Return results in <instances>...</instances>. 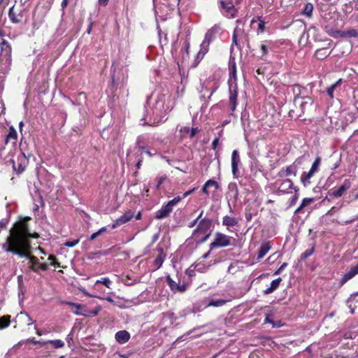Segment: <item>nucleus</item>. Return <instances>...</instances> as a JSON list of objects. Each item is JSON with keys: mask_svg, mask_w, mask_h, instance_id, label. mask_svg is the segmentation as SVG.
Instances as JSON below:
<instances>
[{"mask_svg": "<svg viewBox=\"0 0 358 358\" xmlns=\"http://www.w3.org/2000/svg\"><path fill=\"white\" fill-rule=\"evenodd\" d=\"M29 217H26L16 222L10 229V234L7 236L6 242L2 244V249L6 252L17 255L19 257H25L29 260L28 268L35 272L39 273V259L31 255L32 247L31 238L39 237L38 233H31L29 229L28 222Z\"/></svg>", "mask_w": 358, "mask_h": 358, "instance_id": "1", "label": "nucleus"}, {"mask_svg": "<svg viewBox=\"0 0 358 358\" xmlns=\"http://www.w3.org/2000/svg\"><path fill=\"white\" fill-rule=\"evenodd\" d=\"M146 103L150 106V110H147L145 116L141 120H144L143 124L157 126L167 120V114L172 109L169 105V96L159 93L152 94L147 99Z\"/></svg>", "mask_w": 358, "mask_h": 358, "instance_id": "2", "label": "nucleus"}, {"mask_svg": "<svg viewBox=\"0 0 358 358\" xmlns=\"http://www.w3.org/2000/svg\"><path fill=\"white\" fill-rule=\"evenodd\" d=\"M213 228V220L211 219L204 217L199 221L197 227L193 231V235L197 236L199 234H203L204 236L200 240V242L203 243L206 241L210 236Z\"/></svg>", "mask_w": 358, "mask_h": 358, "instance_id": "3", "label": "nucleus"}, {"mask_svg": "<svg viewBox=\"0 0 358 358\" xmlns=\"http://www.w3.org/2000/svg\"><path fill=\"white\" fill-rule=\"evenodd\" d=\"M236 243V240L234 237L227 236L221 232H216L214 241L210 244V250H213L218 248L234 246Z\"/></svg>", "mask_w": 358, "mask_h": 358, "instance_id": "4", "label": "nucleus"}, {"mask_svg": "<svg viewBox=\"0 0 358 358\" xmlns=\"http://www.w3.org/2000/svg\"><path fill=\"white\" fill-rule=\"evenodd\" d=\"M245 41L247 47L250 48V42L248 36L244 33V31L238 27H236L234 30L232 35V43L231 45V52L234 50V46L236 45L238 50H241L240 41Z\"/></svg>", "mask_w": 358, "mask_h": 358, "instance_id": "5", "label": "nucleus"}, {"mask_svg": "<svg viewBox=\"0 0 358 358\" xmlns=\"http://www.w3.org/2000/svg\"><path fill=\"white\" fill-rule=\"evenodd\" d=\"M220 4L222 7V13L224 16L228 18H234L236 16L237 10L232 2L220 1Z\"/></svg>", "mask_w": 358, "mask_h": 358, "instance_id": "6", "label": "nucleus"}, {"mask_svg": "<svg viewBox=\"0 0 358 358\" xmlns=\"http://www.w3.org/2000/svg\"><path fill=\"white\" fill-rule=\"evenodd\" d=\"M8 17L13 24L20 23L23 18V10L20 8H16L15 6H13L9 8Z\"/></svg>", "mask_w": 358, "mask_h": 358, "instance_id": "7", "label": "nucleus"}, {"mask_svg": "<svg viewBox=\"0 0 358 358\" xmlns=\"http://www.w3.org/2000/svg\"><path fill=\"white\" fill-rule=\"evenodd\" d=\"M241 165V159L237 150H234L231 154V171L234 178L239 177L238 166Z\"/></svg>", "mask_w": 358, "mask_h": 358, "instance_id": "8", "label": "nucleus"}, {"mask_svg": "<svg viewBox=\"0 0 358 358\" xmlns=\"http://www.w3.org/2000/svg\"><path fill=\"white\" fill-rule=\"evenodd\" d=\"M134 217V213L131 210L127 211L124 215L120 216L111 224V228L115 229L117 227L122 225L130 221Z\"/></svg>", "mask_w": 358, "mask_h": 358, "instance_id": "9", "label": "nucleus"}, {"mask_svg": "<svg viewBox=\"0 0 358 358\" xmlns=\"http://www.w3.org/2000/svg\"><path fill=\"white\" fill-rule=\"evenodd\" d=\"M206 304L205 305V308H208L210 306L213 307H221L225 305L227 302L230 301V299H215L211 296H208L206 299Z\"/></svg>", "mask_w": 358, "mask_h": 358, "instance_id": "10", "label": "nucleus"}, {"mask_svg": "<svg viewBox=\"0 0 358 358\" xmlns=\"http://www.w3.org/2000/svg\"><path fill=\"white\" fill-rule=\"evenodd\" d=\"M350 187V182L348 180H345L343 184L338 189H331L329 191V194L333 195L335 197L341 196L343 193L348 190Z\"/></svg>", "mask_w": 358, "mask_h": 358, "instance_id": "11", "label": "nucleus"}, {"mask_svg": "<svg viewBox=\"0 0 358 358\" xmlns=\"http://www.w3.org/2000/svg\"><path fill=\"white\" fill-rule=\"evenodd\" d=\"M173 210V208L167 203L163 206L160 210H157L155 213V217L157 220H162L167 217Z\"/></svg>", "mask_w": 358, "mask_h": 358, "instance_id": "12", "label": "nucleus"}, {"mask_svg": "<svg viewBox=\"0 0 358 358\" xmlns=\"http://www.w3.org/2000/svg\"><path fill=\"white\" fill-rule=\"evenodd\" d=\"M0 45L1 57H6V59H10L11 55V46L9 43L6 40L2 39Z\"/></svg>", "mask_w": 358, "mask_h": 358, "instance_id": "13", "label": "nucleus"}, {"mask_svg": "<svg viewBox=\"0 0 358 358\" xmlns=\"http://www.w3.org/2000/svg\"><path fill=\"white\" fill-rule=\"evenodd\" d=\"M212 41L205 36L204 40L200 45V50L196 55V58L201 59L203 56L208 52V47Z\"/></svg>", "mask_w": 358, "mask_h": 358, "instance_id": "14", "label": "nucleus"}, {"mask_svg": "<svg viewBox=\"0 0 358 358\" xmlns=\"http://www.w3.org/2000/svg\"><path fill=\"white\" fill-rule=\"evenodd\" d=\"M166 281L171 289L174 292H184L186 290L185 285H179L177 284L174 280H173L170 276L166 278Z\"/></svg>", "mask_w": 358, "mask_h": 358, "instance_id": "15", "label": "nucleus"}, {"mask_svg": "<svg viewBox=\"0 0 358 358\" xmlns=\"http://www.w3.org/2000/svg\"><path fill=\"white\" fill-rule=\"evenodd\" d=\"M271 248V244L269 241H264L261 244L258 250L257 260L262 259Z\"/></svg>", "mask_w": 358, "mask_h": 358, "instance_id": "16", "label": "nucleus"}, {"mask_svg": "<svg viewBox=\"0 0 358 358\" xmlns=\"http://www.w3.org/2000/svg\"><path fill=\"white\" fill-rule=\"evenodd\" d=\"M238 224V220L236 217L226 215L222 219V225L227 227L230 231H233L229 229V227H233Z\"/></svg>", "mask_w": 358, "mask_h": 358, "instance_id": "17", "label": "nucleus"}, {"mask_svg": "<svg viewBox=\"0 0 358 358\" xmlns=\"http://www.w3.org/2000/svg\"><path fill=\"white\" fill-rule=\"evenodd\" d=\"M115 339L116 341L120 343L124 344L127 343L130 338V334L128 331L125 330L119 331L115 334Z\"/></svg>", "mask_w": 358, "mask_h": 358, "instance_id": "18", "label": "nucleus"}, {"mask_svg": "<svg viewBox=\"0 0 358 358\" xmlns=\"http://www.w3.org/2000/svg\"><path fill=\"white\" fill-rule=\"evenodd\" d=\"M357 274H358V264L356 266L351 267L350 271L343 275L341 280V284L345 283Z\"/></svg>", "mask_w": 358, "mask_h": 358, "instance_id": "19", "label": "nucleus"}, {"mask_svg": "<svg viewBox=\"0 0 358 358\" xmlns=\"http://www.w3.org/2000/svg\"><path fill=\"white\" fill-rule=\"evenodd\" d=\"M222 28L219 24H215L206 34L205 36L213 41L221 32Z\"/></svg>", "mask_w": 358, "mask_h": 358, "instance_id": "20", "label": "nucleus"}, {"mask_svg": "<svg viewBox=\"0 0 358 358\" xmlns=\"http://www.w3.org/2000/svg\"><path fill=\"white\" fill-rule=\"evenodd\" d=\"M272 45V42L271 41H264L262 42L260 45V50L262 52V55L260 57V59L262 60L266 59V57L267 56L268 53V49L271 48Z\"/></svg>", "mask_w": 358, "mask_h": 358, "instance_id": "21", "label": "nucleus"}, {"mask_svg": "<svg viewBox=\"0 0 358 358\" xmlns=\"http://www.w3.org/2000/svg\"><path fill=\"white\" fill-rule=\"evenodd\" d=\"M281 281H282L281 278H278L275 280H273L271 282L270 286L264 291V294H269L273 293L275 290H276L278 289Z\"/></svg>", "mask_w": 358, "mask_h": 358, "instance_id": "22", "label": "nucleus"}, {"mask_svg": "<svg viewBox=\"0 0 358 358\" xmlns=\"http://www.w3.org/2000/svg\"><path fill=\"white\" fill-rule=\"evenodd\" d=\"M157 250L159 252V255L154 260L153 264L155 267V269L159 268L164 260L165 255L164 254V250L162 248H159Z\"/></svg>", "mask_w": 358, "mask_h": 358, "instance_id": "23", "label": "nucleus"}, {"mask_svg": "<svg viewBox=\"0 0 358 358\" xmlns=\"http://www.w3.org/2000/svg\"><path fill=\"white\" fill-rule=\"evenodd\" d=\"M230 95H229V106L230 110L231 112H234L236 110L237 105V92L236 90H231L230 89Z\"/></svg>", "mask_w": 358, "mask_h": 358, "instance_id": "24", "label": "nucleus"}, {"mask_svg": "<svg viewBox=\"0 0 358 358\" xmlns=\"http://www.w3.org/2000/svg\"><path fill=\"white\" fill-rule=\"evenodd\" d=\"M324 29L326 33L328 34V35L334 38H338L340 37L343 38V31L334 29L329 26H326Z\"/></svg>", "mask_w": 358, "mask_h": 358, "instance_id": "25", "label": "nucleus"}, {"mask_svg": "<svg viewBox=\"0 0 358 358\" xmlns=\"http://www.w3.org/2000/svg\"><path fill=\"white\" fill-rule=\"evenodd\" d=\"M303 90H304V88L299 85H294L292 86V92L294 95V102L295 103H298Z\"/></svg>", "mask_w": 358, "mask_h": 358, "instance_id": "26", "label": "nucleus"}, {"mask_svg": "<svg viewBox=\"0 0 358 358\" xmlns=\"http://www.w3.org/2000/svg\"><path fill=\"white\" fill-rule=\"evenodd\" d=\"M17 136V134L16 131L13 128H10L6 137V143L8 144L9 141H13L12 144L15 145Z\"/></svg>", "mask_w": 358, "mask_h": 358, "instance_id": "27", "label": "nucleus"}, {"mask_svg": "<svg viewBox=\"0 0 358 358\" xmlns=\"http://www.w3.org/2000/svg\"><path fill=\"white\" fill-rule=\"evenodd\" d=\"M343 38H358V30L354 28H350L349 29L343 31Z\"/></svg>", "mask_w": 358, "mask_h": 358, "instance_id": "28", "label": "nucleus"}, {"mask_svg": "<svg viewBox=\"0 0 358 358\" xmlns=\"http://www.w3.org/2000/svg\"><path fill=\"white\" fill-rule=\"evenodd\" d=\"M313 202V199L312 198H305L302 200L301 205L296 209L295 213H300L302 212L303 209L312 203Z\"/></svg>", "mask_w": 358, "mask_h": 358, "instance_id": "29", "label": "nucleus"}, {"mask_svg": "<svg viewBox=\"0 0 358 358\" xmlns=\"http://www.w3.org/2000/svg\"><path fill=\"white\" fill-rule=\"evenodd\" d=\"M296 166L293 165H290L286 168V170L285 171H281L280 173V176H289L292 174L296 175Z\"/></svg>", "mask_w": 358, "mask_h": 358, "instance_id": "30", "label": "nucleus"}, {"mask_svg": "<svg viewBox=\"0 0 358 358\" xmlns=\"http://www.w3.org/2000/svg\"><path fill=\"white\" fill-rule=\"evenodd\" d=\"M313 103V101L310 96H304L302 97V101L300 102V108L302 111H303L307 105H312Z\"/></svg>", "mask_w": 358, "mask_h": 358, "instance_id": "31", "label": "nucleus"}, {"mask_svg": "<svg viewBox=\"0 0 358 358\" xmlns=\"http://www.w3.org/2000/svg\"><path fill=\"white\" fill-rule=\"evenodd\" d=\"M43 344H48L50 343L52 345L54 348L58 349L63 348L64 346V343L62 340L57 339V340H50L47 341H44L43 343Z\"/></svg>", "mask_w": 358, "mask_h": 358, "instance_id": "32", "label": "nucleus"}, {"mask_svg": "<svg viewBox=\"0 0 358 358\" xmlns=\"http://www.w3.org/2000/svg\"><path fill=\"white\" fill-rule=\"evenodd\" d=\"M10 315H4L0 317V329H3L7 328L10 323Z\"/></svg>", "mask_w": 358, "mask_h": 358, "instance_id": "33", "label": "nucleus"}, {"mask_svg": "<svg viewBox=\"0 0 358 358\" xmlns=\"http://www.w3.org/2000/svg\"><path fill=\"white\" fill-rule=\"evenodd\" d=\"M313 5L311 3H307L303 9L302 14L310 17L312 16Z\"/></svg>", "mask_w": 358, "mask_h": 358, "instance_id": "34", "label": "nucleus"}, {"mask_svg": "<svg viewBox=\"0 0 358 358\" xmlns=\"http://www.w3.org/2000/svg\"><path fill=\"white\" fill-rule=\"evenodd\" d=\"M315 56L317 59H322L328 56L327 49H319L315 52Z\"/></svg>", "mask_w": 358, "mask_h": 358, "instance_id": "35", "label": "nucleus"}, {"mask_svg": "<svg viewBox=\"0 0 358 358\" xmlns=\"http://www.w3.org/2000/svg\"><path fill=\"white\" fill-rule=\"evenodd\" d=\"M358 295V292L351 294L350 298L347 300V305L351 309V313H354L353 308H352V303L355 301L356 296Z\"/></svg>", "mask_w": 358, "mask_h": 358, "instance_id": "36", "label": "nucleus"}, {"mask_svg": "<svg viewBox=\"0 0 358 358\" xmlns=\"http://www.w3.org/2000/svg\"><path fill=\"white\" fill-rule=\"evenodd\" d=\"M99 283H101V284L104 285L106 287H107L108 288H110V286L111 285V280L108 278H103L101 280H96V285H97Z\"/></svg>", "mask_w": 358, "mask_h": 358, "instance_id": "37", "label": "nucleus"}, {"mask_svg": "<svg viewBox=\"0 0 358 358\" xmlns=\"http://www.w3.org/2000/svg\"><path fill=\"white\" fill-rule=\"evenodd\" d=\"M320 161H321L320 157H317L315 159L313 164H312L310 170L313 171V172L316 173L318 171V168L320 164Z\"/></svg>", "mask_w": 358, "mask_h": 358, "instance_id": "38", "label": "nucleus"}, {"mask_svg": "<svg viewBox=\"0 0 358 358\" xmlns=\"http://www.w3.org/2000/svg\"><path fill=\"white\" fill-rule=\"evenodd\" d=\"M293 187V182L291 180H284L281 185L280 186V188H285V189H292Z\"/></svg>", "mask_w": 358, "mask_h": 358, "instance_id": "39", "label": "nucleus"}, {"mask_svg": "<svg viewBox=\"0 0 358 358\" xmlns=\"http://www.w3.org/2000/svg\"><path fill=\"white\" fill-rule=\"evenodd\" d=\"M314 251H315V249L313 247L310 249H307L301 254V258L305 259L309 257L310 255H312L313 254Z\"/></svg>", "mask_w": 358, "mask_h": 358, "instance_id": "40", "label": "nucleus"}, {"mask_svg": "<svg viewBox=\"0 0 358 358\" xmlns=\"http://www.w3.org/2000/svg\"><path fill=\"white\" fill-rule=\"evenodd\" d=\"M79 241H80L79 239H75V240H72V241H66L64 243V245L66 246V247H69V248H72V247L76 246L79 243Z\"/></svg>", "mask_w": 358, "mask_h": 358, "instance_id": "41", "label": "nucleus"}, {"mask_svg": "<svg viewBox=\"0 0 358 358\" xmlns=\"http://www.w3.org/2000/svg\"><path fill=\"white\" fill-rule=\"evenodd\" d=\"M183 198L180 196H176L172 200L169 201L168 203L173 208V207L177 205Z\"/></svg>", "mask_w": 358, "mask_h": 358, "instance_id": "42", "label": "nucleus"}, {"mask_svg": "<svg viewBox=\"0 0 358 358\" xmlns=\"http://www.w3.org/2000/svg\"><path fill=\"white\" fill-rule=\"evenodd\" d=\"M206 186H208V187L213 186L215 187V189L219 188L218 183L216 181L211 180V179H210L206 182Z\"/></svg>", "mask_w": 358, "mask_h": 358, "instance_id": "43", "label": "nucleus"}, {"mask_svg": "<svg viewBox=\"0 0 358 358\" xmlns=\"http://www.w3.org/2000/svg\"><path fill=\"white\" fill-rule=\"evenodd\" d=\"M337 87L336 85H331L327 89V93L330 96V98H334V92Z\"/></svg>", "mask_w": 358, "mask_h": 358, "instance_id": "44", "label": "nucleus"}, {"mask_svg": "<svg viewBox=\"0 0 358 358\" xmlns=\"http://www.w3.org/2000/svg\"><path fill=\"white\" fill-rule=\"evenodd\" d=\"M258 29L260 32H264L265 30V22L261 19V17H258Z\"/></svg>", "mask_w": 358, "mask_h": 358, "instance_id": "45", "label": "nucleus"}, {"mask_svg": "<svg viewBox=\"0 0 358 358\" xmlns=\"http://www.w3.org/2000/svg\"><path fill=\"white\" fill-rule=\"evenodd\" d=\"M241 122L242 125L243 127L244 131H246V127H249V120L247 117H245V115H242L241 116Z\"/></svg>", "mask_w": 358, "mask_h": 358, "instance_id": "46", "label": "nucleus"}, {"mask_svg": "<svg viewBox=\"0 0 358 358\" xmlns=\"http://www.w3.org/2000/svg\"><path fill=\"white\" fill-rule=\"evenodd\" d=\"M230 78H236V67L235 64H234L230 68Z\"/></svg>", "mask_w": 358, "mask_h": 358, "instance_id": "47", "label": "nucleus"}, {"mask_svg": "<svg viewBox=\"0 0 358 358\" xmlns=\"http://www.w3.org/2000/svg\"><path fill=\"white\" fill-rule=\"evenodd\" d=\"M48 260L51 261V264L55 267H60V264L57 262L55 257L53 255H50L48 257Z\"/></svg>", "mask_w": 358, "mask_h": 358, "instance_id": "48", "label": "nucleus"}, {"mask_svg": "<svg viewBox=\"0 0 358 358\" xmlns=\"http://www.w3.org/2000/svg\"><path fill=\"white\" fill-rule=\"evenodd\" d=\"M315 173V172H313V171H311L310 169V171H308V173H303L302 176H301V180H303L304 179H308V178H310L313 174Z\"/></svg>", "mask_w": 358, "mask_h": 358, "instance_id": "49", "label": "nucleus"}, {"mask_svg": "<svg viewBox=\"0 0 358 358\" xmlns=\"http://www.w3.org/2000/svg\"><path fill=\"white\" fill-rule=\"evenodd\" d=\"M287 266V263L285 262L283 263L278 269H277L274 273L273 275H279L286 267Z\"/></svg>", "mask_w": 358, "mask_h": 358, "instance_id": "50", "label": "nucleus"}, {"mask_svg": "<svg viewBox=\"0 0 358 358\" xmlns=\"http://www.w3.org/2000/svg\"><path fill=\"white\" fill-rule=\"evenodd\" d=\"M141 136H138L136 139V147L139 149V150H145L146 149V146H144V145H142L141 144Z\"/></svg>", "mask_w": 358, "mask_h": 358, "instance_id": "51", "label": "nucleus"}, {"mask_svg": "<svg viewBox=\"0 0 358 358\" xmlns=\"http://www.w3.org/2000/svg\"><path fill=\"white\" fill-rule=\"evenodd\" d=\"M142 151H144L148 156L152 157L157 154V151L155 150H153V152L149 150L147 147L145 150H141Z\"/></svg>", "mask_w": 358, "mask_h": 358, "instance_id": "52", "label": "nucleus"}, {"mask_svg": "<svg viewBox=\"0 0 358 358\" xmlns=\"http://www.w3.org/2000/svg\"><path fill=\"white\" fill-rule=\"evenodd\" d=\"M199 131V129L197 127L189 129V136L191 138L194 137Z\"/></svg>", "mask_w": 358, "mask_h": 358, "instance_id": "53", "label": "nucleus"}, {"mask_svg": "<svg viewBox=\"0 0 358 358\" xmlns=\"http://www.w3.org/2000/svg\"><path fill=\"white\" fill-rule=\"evenodd\" d=\"M27 341L30 342L34 345H36V344H40L42 345H45L43 343L44 341H36L34 338H29V339H27Z\"/></svg>", "mask_w": 358, "mask_h": 358, "instance_id": "54", "label": "nucleus"}, {"mask_svg": "<svg viewBox=\"0 0 358 358\" xmlns=\"http://www.w3.org/2000/svg\"><path fill=\"white\" fill-rule=\"evenodd\" d=\"M39 267V271H47L48 268V265L45 263H41L40 265L38 266Z\"/></svg>", "mask_w": 358, "mask_h": 358, "instance_id": "55", "label": "nucleus"}, {"mask_svg": "<svg viewBox=\"0 0 358 358\" xmlns=\"http://www.w3.org/2000/svg\"><path fill=\"white\" fill-rule=\"evenodd\" d=\"M67 5H68V0H63L61 3L62 10L63 14L64 13V10L66 8Z\"/></svg>", "mask_w": 358, "mask_h": 358, "instance_id": "56", "label": "nucleus"}, {"mask_svg": "<svg viewBox=\"0 0 358 358\" xmlns=\"http://www.w3.org/2000/svg\"><path fill=\"white\" fill-rule=\"evenodd\" d=\"M142 161H143V157L141 156V155L138 157V162L136 164V167L137 169H139L141 166V163H142Z\"/></svg>", "mask_w": 358, "mask_h": 358, "instance_id": "57", "label": "nucleus"}, {"mask_svg": "<svg viewBox=\"0 0 358 358\" xmlns=\"http://www.w3.org/2000/svg\"><path fill=\"white\" fill-rule=\"evenodd\" d=\"M219 143V138H215L213 142H212V148L213 150H215L217 148V144Z\"/></svg>", "mask_w": 358, "mask_h": 358, "instance_id": "58", "label": "nucleus"}, {"mask_svg": "<svg viewBox=\"0 0 358 358\" xmlns=\"http://www.w3.org/2000/svg\"><path fill=\"white\" fill-rule=\"evenodd\" d=\"M72 341H73V334H72V333H70L66 336V341H67L69 345H71V343L72 342Z\"/></svg>", "mask_w": 358, "mask_h": 358, "instance_id": "59", "label": "nucleus"}, {"mask_svg": "<svg viewBox=\"0 0 358 358\" xmlns=\"http://www.w3.org/2000/svg\"><path fill=\"white\" fill-rule=\"evenodd\" d=\"M100 235V232H98V231L95 233H93L91 236L90 237V241L94 240L96 238H97Z\"/></svg>", "mask_w": 358, "mask_h": 358, "instance_id": "60", "label": "nucleus"}, {"mask_svg": "<svg viewBox=\"0 0 358 358\" xmlns=\"http://www.w3.org/2000/svg\"><path fill=\"white\" fill-rule=\"evenodd\" d=\"M198 221L199 220L196 218L195 220H194L193 221H192L191 222L189 223L188 227L189 228L194 227L197 224Z\"/></svg>", "mask_w": 358, "mask_h": 358, "instance_id": "61", "label": "nucleus"}, {"mask_svg": "<svg viewBox=\"0 0 358 358\" xmlns=\"http://www.w3.org/2000/svg\"><path fill=\"white\" fill-rule=\"evenodd\" d=\"M194 188L192 189H189L188 191H187L186 192H185L182 195V198L185 199V197H187V196H189V194H191L194 191Z\"/></svg>", "mask_w": 358, "mask_h": 358, "instance_id": "62", "label": "nucleus"}, {"mask_svg": "<svg viewBox=\"0 0 358 358\" xmlns=\"http://www.w3.org/2000/svg\"><path fill=\"white\" fill-rule=\"evenodd\" d=\"M6 224L5 222H3V220H1L0 221V233L1 232V231L4 229H6Z\"/></svg>", "mask_w": 358, "mask_h": 358, "instance_id": "63", "label": "nucleus"}, {"mask_svg": "<svg viewBox=\"0 0 358 358\" xmlns=\"http://www.w3.org/2000/svg\"><path fill=\"white\" fill-rule=\"evenodd\" d=\"M189 43L186 42L185 45V54L187 55V56L189 54Z\"/></svg>", "mask_w": 358, "mask_h": 358, "instance_id": "64", "label": "nucleus"}]
</instances>
